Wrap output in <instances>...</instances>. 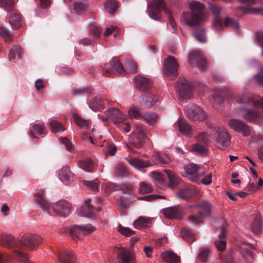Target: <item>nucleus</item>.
I'll list each match as a JSON object with an SVG mask.
<instances>
[{
    "label": "nucleus",
    "mask_w": 263,
    "mask_h": 263,
    "mask_svg": "<svg viewBox=\"0 0 263 263\" xmlns=\"http://www.w3.org/2000/svg\"><path fill=\"white\" fill-rule=\"evenodd\" d=\"M209 8L213 13V25L216 31H221L224 28L231 27L239 32L240 27L236 20L230 17L222 18L220 8L215 4H209Z\"/></svg>",
    "instance_id": "7ed1b4c3"
},
{
    "label": "nucleus",
    "mask_w": 263,
    "mask_h": 263,
    "mask_svg": "<svg viewBox=\"0 0 263 263\" xmlns=\"http://www.w3.org/2000/svg\"><path fill=\"white\" fill-rule=\"evenodd\" d=\"M11 257L20 263H31L26 249L24 246H20L18 241L17 245L12 250Z\"/></svg>",
    "instance_id": "f8f14e48"
},
{
    "label": "nucleus",
    "mask_w": 263,
    "mask_h": 263,
    "mask_svg": "<svg viewBox=\"0 0 263 263\" xmlns=\"http://www.w3.org/2000/svg\"><path fill=\"white\" fill-rule=\"evenodd\" d=\"M239 104H252L253 109L242 108V116L248 120L253 121L257 119L259 112H263V97L257 101H254L252 98L251 95L245 91L240 93L236 100Z\"/></svg>",
    "instance_id": "f03ea898"
},
{
    "label": "nucleus",
    "mask_w": 263,
    "mask_h": 263,
    "mask_svg": "<svg viewBox=\"0 0 263 263\" xmlns=\"http://www.w3.org/2000/svg\"><path fill=\"white\" fill-rule=\"evenodd\" d=\"M128 162L130 165L137 169L146 168L151 166L149 162L142 161L137 158H131L128 160Z\"/></svg>",
    "instance_id": "e433bc0d"
},
{
    "label": "nucleus",
    "mask_w": 263,
    "mask_h": 263,
    "mask_svg": "<svg viewBox=\"0 0 263 263\" xmlns=\"http://www.w3.org/2000/svg\"><path fill=\"white\" fill-rule=\"evenodd\" d=\"M72 119L78 126L82 128L87 129L89 127L88 121L83 119L77 114H74L73 115Z\"/></svg>",
    "instance_id": "79ce46f5"
},
{
    "label": "nucleus",
    "mask_w": 263,
    "mask_h": 263,
    "mask_svg": "<svg viewBox=\"0 0 263 263\" xmlns=\"http://www.w3.org/2000/svg\"><path fill=\"white\" fill-rule=\"evenodd\" d=\"M184 112L188 118L192 121H201L206 117L205 112L200 108L192 103L187 104Z\"/></svg>",
    "instance_id": "1a4fd4ad"
},
{
    "label": "nucleus",
    "mask_w": 263,
    "mask_h": 263,
    "mask_svg": "<svg viewBox=\"0 0 263 263\" xmlns=\"http://www.w3.org/2000/svg\"><path fill=\"white\" fill-rule=\"evenodd\" d=\"M126 66L127 69L132 73L137 72V65L131 60H127L126 62Z\"/></svg>",
    "instance_id": "338daca9"
},
{
    "label": "nucleus",
    "mask_w": 263,
    "mask_h": 263,
    "mask_svg": "<svg viewBox=\"0 0 263 263\" xmlns=\"http://www.w3.org/2000/svg\"><path fill=\"white\" fill-rule=\"evenodd\" d=\"M165 173L166 174L169 180L168 186L171 188H174L179 183V178L172 171L168 170H165Z\"/></svg>",
    "instance_id": "ea45409f"
},
{
    "label": "nucleus",
    "mask_w": 263,
    "mask_h": 263,
    "mask_svg": "<svg viewBox=\"0 0 263 263\" xmlns=\"http://www.w3.org/2000/svg\"><path fill=\"white\" fill-rule=\"evenodd\" d=\"M200 208V212L196 215L190 216L189 221L192 224H197L202 221L203 217L210 216L211 214V204L207 201H204L199 204Z\"/></svg>",
    "instance_id": "9d476101"
},
{
    "label": "nucleus",
    "mask_w": 263,
    "mask_h": 263,
    "mask_svg": "<svg viewBox=\"0 0 263 263\" xmlns=\"http://www.w3.org/2000/svg\"><path fill=\"white\" fill-rule=\"evenodd\" d=\"M237 251L241 254L246 263H252L248 260V258H251L252 259H254L255 258L254 254L252 251L242 246L238 247Z\"/></svg>",
    "instance_id": "4c0bfd02"
},
{
    "label": "nucleus",
    "mask_w": 263,
    "mask_h": 263,
    "mask_svg": "<svg viewBox=\"0 0 263 263\" xmlns=\"http://www.w3.org/2000/svg\"><path fill=\"white\" fill-rule=\"evenodd\" d=\"M42 238L34 234H27L21 237L18 240L20 246H24L26 249H35L36 247L42 242Z\"/></svg>",
    "instance_id": "0eeeda50"
},
{
    "label": "nucleus",
    "mask_w": 263,
    "mask_h": 263,
    "mask_svg": "<svg viewBox=\"0 0 263 263\" xmlns=\"http://www.w3.org/2000/svg\"><path fill=\"white\" fill-rule=\"evenodd\" d=\"M59 179L65 184H69L74 181L76 179L75 175L70 171L67 165L61 168L58 172Z\"/></svg>",
    "instance_id": "6ab92c4d"
},
{
    "label": "nucleus",
    "mask_w": 263,
    "mask_h": 263,
    "mask_svg": "<svg viewBox=\"0 0 263 263\" xmlns=\"http://www.w3.org/2000/svg\"><path fill=\"white\" fill-rule=\"evenodd\" d=\"M178 64L175 58L169 56L164 61V73L165 76L174 78L177 76Z\"/></svg>",
    "instance_id": "4468645a"
},
{
    "label": "nucleus",
    "mask_w": 263,
    "mask_h": 263,
    "mask_svg": "<svg viewBox=\"0 0 263 263\" xmlns=\"http://www.w3.org/2000/svg\"><path fill=\"white\" fill-rule=\"evenodd\" d=\"M195 39L199 42L204 43L206 41L205 32L204 29L195 31L193 33Z\"/></svg>",
    "instance_id": "13d9d810"
},
{
    "label": "nucleus",
    "mask_w": 263,
    "mask_h": 263,
    "mask_svg": "<svg viewBox=\"0 0 263 263\" xmlns=\"http://www.w3.org/2000/svg\"><path fill=\"white\" fill-rule=\"evenodd\" d=\"M189 62L193 67H197L201 70L204 69L206 66L205 59L199 53L192 52L189 57Z\"/></svg>",
    "instance_id": "aec40b11"
},
{
    "label": "nucleus",
    "mask_w": 263,
    "mask_h": 263,
    "mask_svg": "<svg viewBox=\"0 0 263 263\" xmlns=\"http://www.w3.org/2000/svg\"><path fill=\"white\" fill-rule=\"evenodd\" d=\"M117 258L121 263H130L133 261L132 252L124 248H117Z\"/></svg>",
    "instance_id": "5701e85b"
},
{
    "label": "nucleus",
    "mask_w": 263,
    "mask_h": 263,
    "mask_svg": "<svg viewBox=\"0 0 263 263\" xmlns=\"http://www.w3.org/2000/svg\"><path fill=\"white\" fill-rule=\"evenodd\" d=\"M180 133L183 135H188L191 133V127L190 124L183 119H179L176 123Z\"/></svg>",
    "instance_id": "c9c22d12"
},
{
    "label": "nucleus",
    "mask_w": 263,
    "mask_h": 263,
    "mask_svg": "<svg viewBox=\"0 0 263 263\" xmlns=\"http://www.w3.org/2000/svg\"><path fill=\"white\" fill-rule=\"evenodd\" d=\"M117 187L116 184L111 182H108L105 184L104 190L105 192L110 193L114 190H117Z\"/></svg>",
    "instance_id": "774afa93"
},
{
    "label": "nucleus",
    "mask_w": 263,
    "mask_h": 263,
    "mask_svg": "<svg viewBox=\"0 0 263 263\" xmlns=\"http://www.w3.org/2000/svg\"><path fill=\"white\" fill-rule=\"evenodd\" d=\"M216 144L217 147L224 149L230 144V138L227 129L224 127L219 128L217 130Z\"/></svg>",
    "instance_id": "2eb2a0df"
},
{
    "label": "nucleus",
    "mask_w": 263,
    "mask_h": 263,
    "mask_svg": "<svg viewBox=\"0 0 263 263\" xmlns=\"http://www.w3.org/2000/svg\"><path fill=\"white\" fill-rule=\"evenodd\" d=\"M256 82L263 85V66H260L259 68V72L253 76Z\"/></svg>",
    "instance_id": "69168bd1"
},
{
    "label": "nucleus",
    "mask_w": 263,
    "mask_h": 263,
    "mask_svg": "<svg viewBox=\"0 0 263 263\" xmlns=\"http://www.w3.org/2000/svg\"><path fill=\"white\" fill-rule=\"evenodd\" d=\"M118 7V4L115 0H107L104 3L105 9L110 14L114 13Z\"/></svg>",
    "instance_id": "37998d69"
},
{
    "label": "nucleus",
    "mask_w": 263,
    "mask_h": 263,
    "mask_svg": "<svg viewBox=\"0 0 263 263\" xmlns=\"http://www.w3.org/2000/svg\"><path fill=\"white\" fill-rule=\"evenodd\" d=\"M135 81L137 84V86L140 90H144L150 87L152 85L151 81L149 79L142 77H137L135 78Z\"/></svg>",
    "instance_id": "f704fd0d"
},
{
    "label": "nucleus",
    "mask_w": 263,
    "mask_h": 263,
    "mask_svg": "<svg viewBox=\"0 0 263 263\" xmlns=\"http://www.w3.org/2000/svg\"><path fill=\"white\" fill-rule=\"evenodd\" d=\"M106 116L102 117L103 121H111L115 124L120 123L124 121L126 116L122 114L120 110L116 108H111L105 111Z\"/></svg>",
    "instance_id": "dca6fc26"
},
{
    "label": "nucleus",
    "mask_w": 263,
    "mask_h": 263,
    "mask_svg": "<svg viewBox=\"0 0 263 263\" xmlns=\"http://www.w3.org/2000/svg\"><path fill=\"white\" fill-rule=\"evenodd\" d=\"M181 174L193 182H198L200 178L205 174V170L201 165L190 163L184 166L183 171L181 172Z\"/></svg>",
    "instance_id": "20e7f679"
},
{
    "label": "nucleus",
    "mask_w": 263,
    "mask_h": 263,
    "mask_svg": "<svg viewBox=\"0 0 263 263\" xmlns=\"http://www.w3.org/2000/svg\"><path fill=\"white\" fill-rule=\"evenodd\" d=\"M198 257L200 261L206 263L210 257V250L205 248H201L199 250Z\"/></svg>",
    "instance_id": "603ef678"
},
{
    "label": "nucleus",
    "mask_w": 263,
    "mask_h": 263,
    "mask_svg": "<svg viewBox=\"0 0 263 263\" xmlns=\"http://www.w3.org/2000/svg\"><path fill=\"white\" fill-rule=\"evenodd\" d=\"M80 167L87 172H90L93 168V164L91 160L88 159L81 161L79 163Z\"/></svg>",
    "instance_id": "864d4df0"
},
{
    "label": "nucleus",
    "mask_w": 263,
    "mask_h": 263,
    "mask_svg": "<svg viewBox=\"0 0 263 263\" xmlns=\"http://www.w3.org/2000/svg\"><path fill=\"white\" fill-rule=\"evenodd\" d=\"M182 207L180 205L168 207L161 211V213L168 219L178 218L182 214Z\"/></svg>",
    "instance_id": "4be33fe9"
},
{
    "label": "nucleus",
    "mask_w": 263,
    "mask_h": 263,
    "mask_svg": "<svg viewBox=\"0 0 263 263\" xmlns=\"http://www.w3.org/2000/svg\"><path fill=\"white\" fill-rule=\"evenodd\" d=\"M184 112L188 118L192 121H201L206 117L205 112L200 108L192 103L187 104Z\"/></svg>",
    "instance_id": "6e6552de"
},
{
    "label": "nucleus",
    "mask_w": 263,
    "mask_h": 263,
    "mask_svg": "<svg viewBox=\"0 0 263 263\" xmlns=\"http://www.w3.org/2000/svg\"><path fill=\"white\" fill-rule=\"evenodd\" d=\"M157 118L158 116L155 113L147 112L143 115V118L151 124H155L156 122Z\"/></svg>",
    "instance_id": "4d7b16f0"
},
{
    "label": "nucleus",
    "mask_w": 263,
    "mask_h": 263,
    "mask_svg": "<svg viewBox=\"0 0 263 263\" xmlns=\"http://www.w3.org/2000/svg\"><path fill=\"white\" fill-rule=\"evenodd\" d=\"M189 7L192 12H183L180 18V23L190 27L198 26L205 20L204 6L199 2L192 1L190 2Z\"/></svg>",
    "instance_id": "f257e3e1"
},
{
    "label": "nucleus",
    "mask_w": 263,
    "mask_h": 263,
    "mask_svg": "<svg viewBox=\"0 0 263 263\" xmlns=\"http://www.w3.org/2000/svg\"><path fill=\"white\" fill-rule=\"evenodd\" d=\"M181 237L185 240L189 242H193L195 240L196 238L194 234L188 230L183 229L180 232Z\"/></svg>",
    "instance_id": "8fccbe9b"
},
{
    "label": "nucleus",
    "mask_w": 263,
    "mask_h": 263,
    "mask_svg": "<svg viewBox=\"0 0 263 263\" xmlns=\"http://www.w3.org/2000/svg\"><path fill=\"white\" fill-rule=\"evenodd\" d=\"M239 9L244 13L261 14L263 13V7L254 8L252 9H250L246 7H240Z\"/></svg>",
    "instance_id": "3c124183"
},
{
    "label": "nucleus",
    "mask_w": 263,
    "mask_h": 263,
    "mask_svg": "<svg viewBox=\"0 0 263 263\" xmlns=\"http://www.w3.org/2000/svg\"><path fill=\"white\" fill-rule=\"evenodd\" d=\"M151 178L157 182V185L161 187L164 183V180L161 174L158 172H154L151 175Z\"/></svg>",
    "instance_id": "052dcab7"
},
{
    "label": "nucleus",
    "mask_w": 263,
    "mask_h": 263,
    "mask_svg": "<svg viewBox=\"0 0 263 263\" xmlns=\"http://www.w3.org/2000/svg\"><path fill=\"white\" fill-rule=\"evenodd\" d=\"M114 173L117 176L122 177L126 176L128 171L123 164L119 163L114 167Z\"/></svg>",
    "instance_id": "49530a36"
},
{
    "label": "nucleus",
    "mask_w": 263,
    "mask_h": 263,
    "mask_svg": "<svg viewBox=\"0 0 263 263\" xmlns=\"http://www.w3.org/2000/svg\"><path fill=\"white\" fill-rule=\"evenodd\" d=\"M70 207L71 205L69 202L62 200L56 202L52 205V211L59 216L66 217L70 214Z\"/></svg>",
    "instance_id": "a211bd4d"
},
{
    "label": "nucleus",
    "mask_w": 263,
    "mask_h": 263,
    "mask_svg": "<svg viewBox=\"0 0 263 263\" xmlns=\"http://www.w3.org/2000/svg\"><path fill=\"white\" fill-rule=\"evenodd\" d=\"M21 17L19 14H12L10 16L9 23L13 29H18L21 25Z\"/></svg>",
    "instance_id": "c03bdc74"
},
{
    "label": "nucleus",
    "mask_w": 263,
    "mask_h": 263,
    "mask_svg": "<svg viewBox=\"0 0 263 263\" xmlns=\"http://www.w3.org/2000/svg\"><path fill=\"white\" fill-rule=\"evenodd\" d=\"M134 135L136 139L132 142L135 147L140 148L146 137V131L142 127L138 126L136 127Z\"/></svg>",
    "instance_id": "a878e982"
},
{
    "label": "nucleus",
    "mask_w": 263,
    "mask_h": 263,
    "mask_svg": "<svg viewBox=\"0 0 263 263\" xmlns=\"http://www.w3.org/2000/svg\"><path fill=\"white\" fill-rule=\"evenodd\" d=\"M59 261L61 263H73L76 261L74 254L72 250H61L59 249L55 251Z\"/></svg>",
    "instance_id": "412c9836"
},
{
    "label": "nucleus",
    "mask_w": 263,
    "mask_h": 263,
    "mask_svg": "<svg viewBox=\"0 0 263 263\" xmlns=\"http://www.w3.org/2000/svg\"><path fill=\"white\" fill-rule=\"evenodd\" d=\"M89 108L93 110H96L98 109H101L103 107V101L100 96H96L93 101L88 104Z\"/></svg>",
    "instance_id": "de8ad7c7"
},
{
    "label": "nucleus",
    "mask_w": 263,
    "mask_h": 263,
    "mask_svg": "<svg viewBox=\"0 0 263 263\" xmlns=\"http://www.w3.org/2000/svg\"><path fill=\"white\" fill-rule=\"evenodd\" d=\"M18 240L15 238L11 235L3 233L0 234V245L4 247L11 249V250L14 247L17 245Z\"/></svg>",
    "instance_id": "393cba45"
},
{
    "label": "nucleus",
    "mask_w": 263,
    "mask_h": 263,
    "mask_svg": "<svg viewBox=\"0 0 263 263\" xmlns=\"http://www.w3.org/2000/svg\"><path fill=\"white\" fill-rule=\"evenodd\" d=\"M226 96V92L219 89H215L210 93L211 100L216 104H220Z\"/></svg>",
    "instance_id": "473e14b6"
},
{
    "label": "nucleus",
    "mask_w": 263,
    "mask_h": 263,
    "mask_svg": "<svg viewBox=\"0 0 263 263\" xmlns=\"http://www.w3.org/2000/svg\"><path fill=\"white\" fill-rule=\"evenodd\" d=\"M14 5L13 0H0V7L6 10H11Z\"/></svg>",
    "instance_id": "680f3d73"
},
{
    "label": "nucleus",
    "mask_w": 263,
    "mask_h": 263,
    "mask_svg": "<svg viewBox=\"0 0 263 263\" xmlns=\"http://www.w3.org/2000/svg\"><path fill=\"white\" fill-rule=\"evenodd\" d=\"M152 191L151 185L145 182H142L140 186L139 192L141 194H147Z\"/></svg>",
    "instance_id": "e2e57ef3"
},
{
    "label": "nucleus",
    "mask_w": 263,
    "mask_h": 263,
    "mask_svg": "<svg viewBox=\"0 0 263 263\" xmlns=\"http://www.w3.org/2000/svg\"><path fill=\"white\" fill-rule=\"evenodd\" d=\"M111 65L112 68L117 73L119 74L125 73V70L123 67V66L117 58H115L112 60Z\"/></svg>",
    "instance_id": "a18cd8bd"
},
{
    "label": "nucleus",
    "mask_w": 263,
    "mask_h": 263,
    "mask_svg": "<svg viewBox=\"0 0 263 263\" xmlns=\"http://www.w3.org/2000/svg\"><path fill=\"white\" fill-rule=\"evenodd\" d=\"M128 115L131 119H138L141 116L140 108L137 106H133L128 110Z\"/></svg>",
    "instance_id": "5fc2aeb1"
},
{
    "label": "nucleus",
    "mask_w": 263,
    "mask_h": 263,
    "mask_svg": "<svg viewBox=\"0 0 263 263\" xmlns=\"http://www.w3.org/2000/svg\"><path fill=\"white\" fill-rule=\"evenodd\" d=\"M83 183L86 186L90 188L92 191H97L98 190L100 181L97 179L91 181L84 180Z\"/></svg>",
    "instance_id": "bf43d9fd"
},
{
    "label": "nucleus",
    "mask_w": 263,
    "mask_h": 263,
    "mask_svg": "<svg viewBox=\"0 0 263 263\" xmlns=\"http://www.w3.org/2000/svg\"><path fill=\"white\" fill-rule=\"evenodd\" d=\"M101 210L100 206H95L92 205L89 198L86 199L84 201L83 206L78 210L77 214L81 217L91 218L95 214V211H99Z\"/></svg>",
    "instance_id": "ddd939ff"
},
{
    "label": "nucleus",
    "mask_w": 263,
    "mask_h": 263,
    "mask_svg": "<svg viewBox=\"0 0 263 263\" xmlns=\"http://www.w3.org/2000/svg\"><path fill=\"white\" fill-rule=\"evenodd\" d=\"M161 257L163 260L170 263H179V256L171 251H166L162 253Z\"/></svg>",
    "instance_id": "72a5a7b5"
},
{
    "label": "nucleus",
    "mask_w": 263,
    "mask_h": 263,
    "mask_svg": "<svg viewBox=\"0 0 263 263\" xmlns=\"http://www.w3.org/2000/svg\"><path fill=\"white\" fill-rule=\"evenodd\" d=\"M87 7L85 0H77L73 3V10L77 14L82 15L86 12Z\"/></svg>",
    "instance_id": "c756f323"
},
{
    "label": "nucleus",
    "mask_w": 263,
    "mask_h": 263,
    "mask_svg": "<svg viewBox=\"0 0 263 263\" xmlns=\"http://www.w3.org/2000/svg\"><path fill=\"white\" fill-rule=\"evenodd\" d=\"M162 10H163L166 13H169L163 0H154L152 3L147 4V14L151 18L154 20L157 21L160 19V12Z\"/></svg>",
    "instance_id": "423d86ee"
},
{
    "label": "nucleus",
    "mask_w": 263,
    "mask_h": 263,
    "mask_svg": "<svg viewBox=\"0 0 263 263\" xmlns=\"http://www.w3.org/2000/svg\"><path fill=\"white\" fill-rule=\"evenodd\" d=\"M177 91L182 99H188L192 96V85L183 78H180L177 84Z\"/></svg>",
    "instance_id": "9b49d317"
},
{
    "label": "nucleus",
    "mask_w": 263,
    "mask_h": 263,
    "mask_svg": "<svg viewBox=\"0 0 263 263\" xmlns=\"http://www.w3.org/2000/svg\"><path fill=\"white\" fill-rule=\"evenodd\" d=\"M42 136L46 135V127L43 124H35L32 126V131L30 133V136L32 138H35L34 134Z\"/></svg>",
    "instance_id": "a19ab883"
},
{
    "label": "nucleus",
    "mask_w": 263,
    "mask_h": 263,
    "mask_svg": "<svg viewBox=\"0 0 263 263\" xmlns=\"http://www.w3.org/2000/svg\"><path fill=\"white\" fill-rule=\"evenodd\" d=\"M35 203L44 211H47L50 207V203L45 197V192L43 189L38 190L35 194Z\"/></svg>",
    "instance_id": "b1692460"
},
{
    "label": "nucleus",
    "mask_w": 263,
    "mask_h": 263,
    "mask_svg": "<svg viewBox=\"0 0 263 263\" xmlns=\"http://www.w3.org/2000/svg\"><path fill=\"white\" fill-rule=\"evenodd\" d=\"M195 194V190L192 187H185L180 189L177 193V196L180 199L188 200L192 198Z\"/></svg>",
    "instance_id": "7c9ffc66"
},
{
    "label": "nucleus",
    "mask_w": 263,
    "mask_h": 263,
    "mask_svg": "<svg viewBox=\"0 0 263 263\" xmlns=\"http://www.w3.org/2000/svg\"><path fill=\"white\" fill-rule=\"evenodd\" d=\"M152 220L151 218L144 216H140L137 219L135 220L133 223L134 227L140 229L150 227L152 224Z\"/></svg>",
    "instance_id": "bb28decb"
},
{
    "label": "nucleus",
    "mask_w": 263,
    "mask_h": 263,
    "mask_svg": "<svg viewBox=\"0 0 263 263\" xmlns=\"http://www.w3.org/2000/svg\"><path fill=\"white\" fill-rule=\"evenodd\" d=\"M145 97L146 99L145 100L142 97L140 101L144 103L147 107H151L154 105L159 100L158 96L152 93H147Z\"/></svg>",
    "instance_id": "58836bf2"
},
{
    "label": "nucleus",
    "mask_w": 263,
    "mask_h": 263,
    "mask_svg": "<svg viewBox=\"0 0 263 263\" xmlns=\"http://www.w3.org/2000/svg\"><path fill=\"white\" fill-rule=\"evenodd\" d=\"M228 124L234 130L242 133L244 136H248L251 134L249 126L242 120L231 119L229 121Z\"/></svg>",
    "instance_id": "f3484780"
},
{
    "label": "nucleus",
    "mask_w": 263,
    "mask_h": 263,
    "mask_svg": "<svg viewBox=\"0 0 263 263\" xmlns=\"http://www.w3.org/2000/svg\"><path fill=\"white\" fill-rule=\"evenodd\" d=\"M251 229L253 233L256 235H259L262 230V220L261 216L257 214L251 223Z\"/></svg>",
    "instance_id": "cd10ccee"
},
{
    "label": "nucleus",
    "mask_w": 263,
    "mask_h": 263,
    "mask_svg": "<svg viewBox=\"0 0 263 263\" xmlns=\"http://www.w3.org/2000/svg\"><path fill=\"white\" fill-rule=\"evenodd\" d=\"M192 151L196 154L204 155L206 154L208 149L205 146L196 144L193 146Z\"/></svg>",
    "instance_id": "6e6d98bb"
},
{
    "label": "nucleus",
    "mask_w": 263,
    "mask_h": 263,
    "mask_svg": "<svg viewBox=\"0 0 263 263\" xmlns=\"http://www.w3.org/2000/svg\"><path fill=\"white\" fill-rule=\"evenodd\" d=\"M0 35L5 40L6 42H10L12 41V34L8 32L6 29L3 27H0Z\"/></svg>",
    "instance_id": "0e129e2a"
},
{
    "label": "nucleus",
    "mask_w": 263,
    "mask_h": 263,
    "mask_svg": "<svg viewBox=\"0 0 263 263\" xmlns=\"http://www.w3.org/2000/svg\"><path fill=\"white\" fill-rule=\"evenodd\" d=\"M22 50L17 45H14L11 48L8 55L10 61L16 62L21 59L22 54Z\"/></svg>",
    "instance_id": "2f4dec72"
},
{
    "label": "nucleus",
    "mask_w": 263,
    "mask_h": 263,
    "mask_svg": "<svg viewBox=\"0 0 263 263\" xmlns=\"http://www.w3.org/2000/svg\"><path fill=\"white\" fill-rule=\"evenodd\" d=\"M96 230L95 228L90 224L82 225H73L70 228L66 227L61 230L62 232L68 234L73 240L79 239V235H87Z\"/></svg>",
    "instance_id": "39448f33"
},
{
    "label": "nucleus",
    "mask_w": 263,
    "mask_h": 263,
    "mask_svg": "<svg viewBox=\"0 0 263 263\" xmlns=\"http://www.w3.org/2000/svg\"><path fill=\"white\" fill-rule=\"evenodd\" d=\"M226 236L227 231L224 228H222L217 239L215 241V246L219 251H223L226 248Z\"/></svg>",
    "instance_id": "c85d7f7f"
},
{
    "label": "nucleus",
    "mask_w": 263,
    "mask_h": 263,
    "mask_svg": "<svg viewBox=\"0 0 263 263\" xmlns=\"http://www.w3.org/2000/svg\"><path fill=\"white\" fill-rule=\"evenodd\" d=\"M50 126L51 131L54 133L60 134L65 130L63 125L55 120H52L50 122Z\"/></svg>",
    "instance_id": "09e8293b"
}]
</instances>
